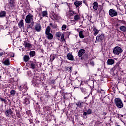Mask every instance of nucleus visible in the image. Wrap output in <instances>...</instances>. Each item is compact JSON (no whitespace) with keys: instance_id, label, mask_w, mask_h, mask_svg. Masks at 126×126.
<instances>
[{"instance_id":"7c9ffc66","label":"nucleus","mask_w":126,"mask_h":126,"mask_svg":"<svg viewBox=\"0 0 126 126\" xmlns=\"http://www.w3.org/2000/svg\"><path fill=\"white\" fill-rule=\"evenodd\" d=\"M80 16H79V15H75L74 16V20L75 21H77V20H78L79 19H80Z\"/></svg>"},{"instance_id":"f03ea898","label":"nucleus","mask_w":126,"mask_h":126,"mask_svg":"<svg viewBox=\"0 0 126 126\" xmlns=\"http://www.w3.org/2000/svg\"><path fill=\"white\" fill-rule=\"evenodd\" d=\"M114 102L117 108H119V109H121V108H123V107H124V104H123V102L122 101L121 99L115 98L114 100Z\"/></svg>"},{"instance_id":"412c9836","label":"nucleus","mask_w":126,"mask_h":126,"mask_svg":"<svg viewBox=\"0 0 126 126\" xmlns=\"http://www.w3.org/2000/svg\"><path fill=\"white\" fill-rule=\"evenodd\" d=\"M50 30L51 28H50V26H48L45 30V34L47 35L48 34H51L50 33Z\"/></svg>"},{"instance_id":"79ce46f5","label":"nucleus","mask_w":126,"mask_h":126,"mask_svg":"<svg viewBox=\"0 0 126 126\" xmlns=\"http://www.w3.org/2000/svg\"><path fill=\"white\" fill-rule=\"evenodd\" d=\"M31 112L30 111V110H28V111H27V112H26V114H27V115H30V113H31Z\"/></svg>"},{"instance_id":"2eb2a0df","label":"nucleus","mask_w":126,"mask_h":126,"mask_svg":"<svg viewBox=\"0 0 126 126\" xmlns=\"http://www.w3.org/2000/svg\"><path fill=\"white\" fill-rule=\"evenodd\" d=\"M67 59L68 60H69L70 61H73V60H74V58H73L72 54L70 53L67 54Z\"/></svg>"},{"instance_id":"6e6552de","label":"nucleus","mask_w":126,"mask_h":126,"mask_svg":"<svg viewBox=\"0 0 126 126\" xmlns=\"http://www.w3.org/2000/svg\"><path fill=\"white\" fill-rule=\"evenodd\" d=\"M13 113V112H12L11 109H8L5 111V115L6 117L9 118L10 117H11V116H12Z\"/></svg>"},{"instance_id":"8fccbe9b","label":"nucleus","mask_w":126,"mask_h":126,"mask_svg":"<svg viewBox=\"0 0 126 126\" xmlns=\"http://www.w3.org/2000/svg\"><path fill=\"white\" fill-rule=\"evenodd\" d=\"M11 57H14V54L13 53H11Z\"/></svg>"},{"instance_id":"f8f14e48","label":"nucleus","mask_w":126,"mask_h":126,"mask_svg":"<svg viewBox=\"0 0 126 126\" xmlns=\"http://www.w3.org/2000/svg\"><path fill=\"white\" fill-rule=\"evenodd\" d=\"M115 63V60L112 59H108L107 61V64L108 65H113Z\"/></svg>"},{"instance_id":"9b49d317","label":"nucleus","mask_w":126,"mask_h":126,"mask_svg":"<svg viewBox=\"0 0 126 126\" xmlns=\"http://www.w3.org/2000/svg\"><path fill=\"white\" fill-rule=\"evenodd\" d=\"M93 7L94 10L96 11V10H98V8H99V4L97 3V2H94L93 4Z\"/></svg>"},{"instance_id":"4c0bfd02","label":"nucleus","mask_w":126,"mask_h":126,"mask_svg":"<svg viewBox=\"0 0 126 126\" xmlns=\"http://www.w3.org/2000/svg\"><path fill=\"white\" fill-rule=\"evenodd\" d=\"M0 100L2 101V102H4L5 103H6V100H5V99H3L1 97H0Z\"/></svg>"},{"instance_id":"dca6fc26","label":"nucleus","mask_w":126,"mask_h":126,"mask_svg":"<svg viewBox=\"0 0 126 126\" xmlns=\"http://www.w3.org/2000/svg\"><path fill=\"white\" fill-rule=\"evenodd\" d=\"M92 29H93V31L95 32L94 33V35H98V34H99V30L98 29H97V28H96V27H95L94 26H93Z\"/></svg>"},{"instance_id":"e433bc0d","label":"nucleus","mask_w":126,"mask_h":126,"mask_svg":"<svg viewBox=\"0 0 126 126\" xmlns=\"http://www.w3.org/2000/svg\"><path fill=\"white\" fill-rule=\"evenodd\" d=\"M56 37H58V38H60L61 36H62V33L61 32H57L56 33Z\"/></svg>"},{"instance_id":"6ab92c4d","label":"nucleus","mask_w":126,"mask_h":126,"mask_svg":"<svg viewBox=\"0 0 126 126\" xmlns=\"http://www.w3.org/2000/svg\"><path fill=\"white\" fill-rule=\"evenodd\" d=\"M3 63V64H4V65L8 66L10 65V63H9V60L8 59H7L4 61Z\"/></svg>"},{"instance_id":"a211bd4d","label":"nucleus","mask_w":126,"mask_h":126,"mask_svg":"<svg viewBox=\"0 0 126 126\" xmlns=\"http://www.w3.org/2000/svg\"><path fill=\"white\" fill-rule=\"evenodd\" d=\"M6 15V12L5 11H1L0 12V17H5Z\"/></svg>"},{"instance_id":"5fc2aeb1","label":"nucleus","mask_w":126,"mask_h":126,"mask_svg":"<svg viewBox=\"0 0 126 126\" xmlns=\"http://www.w3.org/2000/svg\"><path fill=\"white\" fill-rule=\"evenodd\" d=\"M0 79H1V76H0Z\"/></svg>"},{"instance_id":"c9c22d12","label":"nucleus","mask_w":126,"mask_h":126,"mask_svg":"<svg viewBox=\"0 0 126 126\" xmlns=\"http://www.w3.org/2000/svg\"><path fill=\"white\" fill-rule=\"evenodd\" d=\"M62 30H65L66 29V25H63L62 26Z\"/></svg>"},{"instance_id":"9d476101","label":"nucleus","mask_w":126,"mask_h":126,"mask_svg":"<svg viewBox=\"0 0 126 126\" xmlns=\"http://www.w3.org/2000/svg\"><path fill=\"white\" fill-rule=\"evenodd\" d=\"M75 14H76V13L72 10H70L66 12V15L69 17H70L71 16H73Z\"/></svg>"},{"instance_id":"ea45409f","label":"nucleus","mask_w":126,"mask_h":126,"mask_svg":"<svg viewBox=\"0 0 126 126\" xmlns=\"http://www.w3.org/2000/svg\"><path fill=\"white\" fill-rule=\"evenodd\" d=\"M71 69H72V68L71 67H68L67 68V70H68V71H70V73H71Z\"/></svg>"},{"instance_id":"72a5a7b5","label":"nucleus","mask_w":126,"mask_h":126,"mask_svg":"<svg viewBox=\"0 0 126 126\" xmlns=\"http://www.w3.org/2000/svg\"><path fill=\"white\" fill-rule=\"evenodd\" d=\"M55 56L54 55H50V61H51L52 62H53V61H54V60H55Z\"/></svg>"},{"instance_id":"0eeeda50","label":"nucleus","mask_w":126,"mask_h":126,"mask_svg":"<svg viewBox=\"0 0 126 126\" xmlns=\"http://www.w3.org/2000/svg\"><path fill=\"white\" fill-rule=\"evenodd\" d=\"M29 67L32 69H36L38 67V64L36 62H31L29 63Z\"/></svg>"},{"instance_id":"c756f323","label":"nucleus","mask_w":126,"mask_h":126,"mask_svg":"<svg viewBox=\"0 0 126 126\" xmlns=\"http://www.w3.org/2000/svg\"><path fill=\"white\" fill-rule=\"evenodd\" d=\"M30 57H34L36 55V52L34 51H31L29 53Z\"/></svg>"},{"instance_id":"a19ab883","label":"nucleus","mask_w":126,"mask_h":126,"mask_svg":"<svg viewBox=\"0 0 126 126\" xmlns=\"http://www.w3.org/2000/svg\"><path fill=\"white\" fill-rule=\"evenodd\" d=\"M91 112L92 110L90 109H89L87 111V113L88 114V115H90V114H91Z\"/></svg>"},{"instance_id":"3c124183","label":"nucleus","mask_w":126,"mask_h":126,"mask_svg":"<svg viewBox=\"0 0 126 126\" xmlns=\"http://www.w3.org/2000/svg\"><path fill=\"white\" fill-rule=\"evenodd\" d=\"M51 82H52V83H54L55 81H54V80H52V81H51Z\"/></svg>"},{"instance_id":"5701e85b","label":"nucleus","mask_w":126,"mask_h":126,"mask_svg":"<svg viewBox=\"0 0 126 126\" xmlns=\"http://www.w3.org/2000/svg\"><path fill=\"white\" fill-rule=\"evenodd\" d=\"M79 36L81 39H83L84 38V35H83V31H81L79 32Z\"/></svg>"},{"instance_id":"2f4dec72","label":"nucleus","mask_w":126,"mask_h":126,"mask_svg":"<svg viewBox=\"0 0 126 126\" xmlns=\"http://www.w3.org/2000/svg\"><path fill=\"white\" fill-rule=\"evenodd\" d=\"M80 90L82 93H84V94H85V93H87V92H86V89L84 88H81Z\"/></svg>"},{"instance_id":"f704fd0d","label":"nucleus","mask_w":126,"mask_h":126,"mask_svg":"<svg viewBox=\"0 0 126 126\" xmlns=\"http://www.w3.org/2000/svg\"><path fill=\"white\" fill-rule=\"evenodd\" d=\"M9 5L11 6V7H14V2L11 1L9 3Z\"/></svg>"},{"instance_id":"4468645a","label":"nucleus","mask_w":126,"mask_h":126,"mask_svg":"<svg viewBox=\"0 0 126 126\" xmlns=\"http://www.w3.org/2000/svg\"><path fill=\"white\" fill-rule=\"evenodd\" d=\"M84 54H85V50L80 49L78 53V56L80 58L82 57L83 55H84Z\"/></svg>"},{"instance_id":"473e14b6","label":"nucleus","mask_w":126,"mask_h":126,"mask_svg":"<svg viewBox=\"0 0 126 126\" xmlns=\"http://www.w3.org/2000/svg\"><path fill=\"white\" fill-rule=\"evenodd\" d=\"M61 42H64V41H65V39H64V34H62L61 35Z\"/></svg>"},{"instance_id":"13d9d810","label":"nucleus","mask_w":126,"mask_h":126,"mask_svg":"<svg viewBox=\"0 0 126 126\" xmlns=\"http://www.w3.org/2000/svg\"><path fill=\"white\" fill-rule=\"evenodd\" d=\"M50 25H52V23H50Z\"/></svg>"},{"instance_id":"b1692460","label":"nucleus","mask_w":126,"mask_h":126,"mask_svg":"<svg viewBox=\"0 0 126 126\" xmlns=\"http://www.w3.org/2000/svg\"><path fill=\"white\" fill-rule=\"evenodd\" d=\"M30 59V58H29V56H28V55H25L23 57V60L24 62H28Z\"/></svg>"},{"instance_id":"49530a36","label":"nucleus","mask_w":126,"mask_h":126,"mask_svg":"<svg viewBox=\"0 0 126 126\" xmlns=\"http://www.w3.org/2000/svg\"><path fill=\"white\" fill-rule=\"evenodd\" d=\"M0 56L1 57V56H3V52L0 53Z\"/></svg>"},{"instance_id":"a878e982","label":"nucleus","mask_w":126,"mask_h":126,"mask_svg":"<svg viewBox=\"0 0 126 126\" xmlns=\"http://www.w3.org/2000/svg\"><path fill=\"white\" fill-rule=\"evenodd\" d=\"M47 38L48 40H52L53 39V34L51 33H49L48 34H46Z\"/></svg>"},{"instance_id":"7ed1b4c3","label":"nucleus","mask_w":126,"mask_h":126,"mask_svg":"<svg viewBox=\"0 0 126 126\" xmlns=\"http://www.w3.org/2000/svg\"><path fill=\"white\" fill-rule=\"evenodd\" d=\"M113 52L114 55H120L123 53V49L119 46H116L113 48Z\"/></svg>"},{"instance_id":"58836bf2","label":"nucleus","mask_w":126,"mask_h":126,"mask_svg":"<svg viewBox=\"0 0 126 126\" xmlns=\"http://www.w3.org/2000/svg\"><path fill=\"white\" fill-rule=\"evenodd\" d=\"M25 104H26V105H27V104H29V100H28L27 98L25 99Z\"/></svg>"},{"instance_id":"f257e3e1","label":"nucleus","mask_w":126,"mask_h":126,"mask_svg":"<svg viewBox=\"0 0 126 126\" xmlns=\"http://www.w3.org/2000/svg\"><path fill=\"white\" fill-rule=\"evenodd\" d=\"M25 22L26 23H31V24H29L28 28H32L34 26V16L29 13L26 17Z\"/></svg>"},{"instance_id":"20e7f679","label":"nucleus","mask_w":126,"mask_h":126,"mask_svg":"<svg viewBox=\"0 0 126 126\" xmlns=\"http://www.w3.org/2000/svg\"><path fill=\"white\" fill-rule=\"evenodd\" d=\"M105 38V36L104 34H98L96 38V40L95 43H99V42H102L103 40Z\"/></svg>"},{"instance_id":"aec40b11","label":"nucleus","mask_w":126,"mask_h":126,"mask_svg":"<svg viewBox=\"0 0 126 126\" xmlns=\"http://www.w3.org/2000/svg\"><path fill=\"white\" fill-rule=\"evenodd\" d=\"M19 27L21 28L24 26V23H23V20H21L18 23Z\"/></svg>"},{"instance_id":"de8ad7c7","label":"nucleus","mask_w":126,"mask_h":126,"mask_svg":"<svg viewBox=\"0 0 126 126\" xmlns=\"http://www.w3.org/2000/svg\"><path fill=\"white\" fill-rule=\"evenodd\" d=\"M125 10H126V4L124 5Z\"/></svg>"},{"instance_id":"bb28decb","label":"nucleus","mask_w":126,"mask_h":126,"mask_svg":"<svg viewBox=\"0 0 126 126\" xmlns=\"http://www.w3.org/2000/svg\"><path fill=\"white\" fill-rule=\"evenodd\" d=\"M79 108H82L83 107V102H79L76 104Z\"/></svg>"},{"instance_id":"c03bdc74","label":"nucleus","mask_w":126,"mask_h":126,"mask_svg":"<svg viewBox=\"0 0 126 126\" xmlns=\"http://www.w3.org/2000/svg\"><path fill=\"white\" fill-rule=\"evenodd\" d=\"M16 115H17V117H19H19H20V114H19V113L17 112Z\"/></svg>"},{"instance_id":"bf43d9fd","label":"nucleus","mask_w":126,"mask_h":126,"mask_svg":"<svg viewBox=\"0 0 126 126\" xmlns=\"http://www.w3.org/2000/svg\"><path fill=\"white\" fill-rule=\"evenodd\" d=\"M77 31H78V29L77 30Z\"/></svg>"},{"instance_id":"ddd939ff","label":"nucleus","mask_w":126,"mask_h":126,"mask_svg":"<svg viewBox=\"0 0 126 126\" xmlns=\"http://www.w3.org/2000/svg\"><path fill=\"white\" fill-rule=\"evenodd\" d=\"M35 29L37 32H40V31H41L42 29V26H41V25L40 24H37L35 26Z\"/></svg>"},{"instance_id":"a18cd8bd","label":"nucleus","mask_w":126,"mask_h":126,"mask_svg":"<svg viewBox=\"0 0 126 126\" xmlns=\"http://www.w3.org/2000/svg\"><path fill=\"white\" fill-rule=\"evenodd\" d=\"M87 114H88V113H87V112H84L83 113V115H84V116H87Z\"/></svg>"},{"instance_id":"393cba45","label":"nucleus","mask_w":126,"mask_h":126,"mask_svg":"<svg viewBox=\"0 0 126 126\" xmlns=\"http://www.w3.org/2000/svg\"><path fill=\"white\" fill-rule=\"evenodd\" d=\"M120 30L123 32H126V27L125 26H121L120 27Z\"/></svg>"},{"instance_id":"1a4fd4ad","label":"nucleus","mask_w":126,"mask_h":126,"mask_svg":"<svg viewBox=\"0 0 126 126\" xmlns=\"http://www.w3.org/2000/svg\"><path fill=\"white\" fill-rule=\"evenodd\" d=\"M51 18L54 20H59L61 19V16L59 14H53Z\"/></svg>"},{"instance_id":"6e6d98bb","label":"nucleus","mask_w":126,"mask_h":126,"mask_svg":"<svg viewBox=\"0 0 126 126\" xmlns=\"http://www.w3.org/2000/svg\"><path fill=\"white\" fill-rule=\"evenodd\" d=\"M120 117H123V115H121Z\"/></svg>"},{"instance_id":"f3484780","label":"nucleus","mask_w":126,"mask_h":126,"mask_svg":"<svg viewBox=\"0 0 126 126\" xmlns=\"http://www.w3.org/2000/svg\"><path fill=\"white\" fill-rule=\"evenodd\" d=\"M25 48H30L31 47V44L30 43H28L26 41H24V44H23Z\"/></svg>"},{"instance_id":"423d86ee","label":"nucleus","mask_w":126,"mask_h":126,"mask_svg":"<svg viewBox=\"0 0 126 126\" xmlns=\"http://www.w3.org/2000/svg\"><path fill=\"white\" fill-rule=\"evenodd\" d=\"M19 89L21 91H22L23 93H25L26 91H27V85L26 84H24L22 85L21 86L19 87Z\"/></svg>"},{"instance_id":"864d4df0","label":"nucleus","mask_w":126,"mask_h":126,"mask_svg":"<svg viewBox=\"0 0 126 126\" xmlns=\"http://www.w3.org/2000/svg\"><path fill=\"white\" fill-rule=\"evenodd\" d=\"M35 83H36V84H39V83L37 82H36Z\"/></svg>"},{"instance_id":"603ef678","label":"nucleus","mask_w":126,"mask_h":126,"mask_svg":"<svg viewBox=\"0 0 126 126\" xmlns=\"http://www.w3.org/2000/svg\"><path fill=\"white\" fill-rule=\"evenodd\" d=\"M88 97H89V95H88ZM88 97H85L84 98V99H87Z\"/></svg>"},{"instance_id":"4d7b16f0","label":"nucleus","mask_w":126,"mask_h":126,"mask_svg":"<svg viewBox=\"0 0 126 126\" xmlns=\"http://www.w3.org/2000/svg\"><path fill=\"white\" fill-rule=\"evenodd\" d=\"M125 14H126V10H125Z\"/></svg>"},{"instance_id":"09e8293b","label":"nucleus","mask_w":126,"mask_h":126,"mask_svg":"<svg viewBox=\"0 0 126 126\" xmlns=\"http://www.w3.org/2000/svg\"><path fill=\"white\" fill-rule=\"evenodd\" d=\"M103 115H104V116H106V115H107V113L103 112Z\"/></svg>"},{"instance_id":"37998d69","label":"nucleus","mask_w":126,"mask_h":126,"mask_svg":"<svg viewBox=\"0 0 126 126\" xmlns=\"http://www.w3.org/2000/svg\"><path fill=\"white\" fill-rule=\"evenodd\" d=\"M90 64L93 66V65H94V62L93 61H92L90 62Z\"/></svg>"},{"instance_id":"4be33fe9","label":"nucleus","mask_w":126,"mask_h":126,"mask_svg":"<svg viewBox=\"0 0 126 126\" xmlns=\"http://www.w3.org/2000/svg\"><path fill=\"white\" fill-rule=\"evenodd\" d=\"M81 4H82V3L80 1H76L74 2V5L76 7H79Z\"/></svg>"},{"instance_id":"39448f33","label":"nucleus","mask_w":126,"mask_h":126,"mask_svg":"<svg viewBox=\"0 0 126 126\" xmlns=\"http://www.w3.org/2000/svg\"><path fill=\"white\" fill-rule=\"evenodd\" d=\"M109 14L111 17H114L118 15V12L116 10L111 9L109 11Z\"/></svg>"},{"instance_id":"c85d7f7f","label":"nucleus","mask_w":126,"mask_h":126,"mask_svg":"<svg viewBox=\"0 0 126 126\" xmlns=\"http://www.w3.org/2000/svg\"><path fill=\"white\" fill-rule=\"evenodd\" d=\"M42 16L43 17H48V12L47 11H44L42 12Z\"/></svg>"},{"instance_id":"cd10ccee","label":"nucleus","mask_w":126,"mask_h":126,"mask_svg":"<svg viewBox=\"0 0 126 126\" xmlns=\"http://www.w3.org/2000/svg\"><path fill=\"white\" fill-rule=\"evenodd\" d=\"M10 94L12 97H14V95H15V93H16V91L14 90H11L10 92Z\"/></svg>"}]
</instances>
